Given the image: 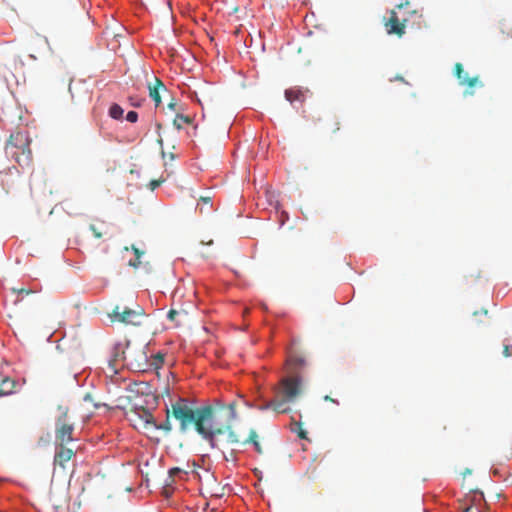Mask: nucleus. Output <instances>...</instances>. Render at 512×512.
I'll list each match as a JSON object with an SVG mask.
<instances>
[{"label":"nucleus","mask_w":512,"mask_h":512,"mask_svg":"<svg viewBox=\"0 0 512 512\" xmlns=\"http://www.w3.org/2000/svg\"><path fill=\"white\" fill-rule=\"evenodd\" d=\"M168 418L173 417L179 422L180 430L187 431L194 427L196 432L208 442L212 449H220V436L227 434L229 444H252L258 454H263V448L259 442V435L255 429H250L248 437L240 440V436L231 425L216 427L213 425L215 409L211 405L194 407L188 399L179 398L166 408Z\"/></svg>","instance_id":"obj_1"},{"label":"nucleus","mask_w":512,"mask_h":512,"mask_svg":"<svg viewBox=\"0 0 512 512\" xmlns=\"http://www.w3.org/2000/svg\"><path fill=\"white\" fill-rule=\"evenodd\" d=\"M307 365L304 356L291 352L286 359L288 376L283 377L278 385L273 388L274 398L257 406L260 411L273 410L276 413H287L290 404L303 392V380L300 369Z\"/></svg>","instance_id":"obj_2"},{"label":"nucleus","mask_w":512,"mask_h":512,"mask_svg":"<svg viewBox=\"0 0 512 512\" xmlns=\"http://www.w3.org/2000/svg\"><path fill=\"white\" fill-rule=\"evenodd\" d=\"M136 354V357H133L132 351L129 350L127 353L122 344L114 345L107 360L111 372L116 374L120 368L125 366L131 369H143L147 356L142 350H139Z\"/></svg>","instance_id":"obj_3"},{"label":"nucleus","mask_w":512,"mask_h":512,"mask_svg":"<svg viewBox=\"0 0 512 512\" xmlns=\"http://www.w3.org/2000/svg\"><path fill=\"white\" fill-rule=\"evenodd\" d=\"M5 152L20 166H29L32 162V151L28 134L20 131L11 134L6 144Z\"/></svg>","instance_id":"obj_4"},{"label":"nucleus","mask_w":512,"mask_h":512,"mask_svg":"<svg viewBox=\"0 0 512 512\" xmlns=\"http://www.w3.org/2000/svg\"><path fill=\"white\" fill-rule=\"evenodd\" d=\"M25 64L21 54L15 49H7L0 56V76L5 80L15 79L24 76Z\"/></svg>","instance_id":"obj_5"},{"label":"nucleus","mask_w":512,"mask_h":512,"mask_svg":"<svg viewBox=\"0 0 512 512\" xmlns=\"http://www.w3.org/2000/svg\"><path fill=\"white\" fill-rule=\"evenodd\" d=\"M58 415L55 422V442L56 444H67L73 441L74 424L69 418V408L64 405H58Z\"/></svg>","instance_id":"obj_6"},{"label":"nucleus","mask_w":512,"mask_h":512,"mask_svg":"<svg viewBox=\"0 0 512 512\" xmlns=\"http://www.w3.org/2000/svg\"><path fill=\"white\" fill-rule=\"evenodd\" d=\"M110 316L113 321H118L124 324L140 325L141 319L144 316V310L139 306H137L136 309L127 307L121 309L120 306L117 305Z\"/></svg>","instance_id":"obj_7"},{"label":"nucleus","mask_w":512,"mask_h":512,"mask_svg":"<svg viewBox=\"0 0 512 512\" xmlns=\"http://www.w3.org/2000/svg\"><path fill=\"white\" fill-rule=\"evenodd\" d=\"M384 26L388 34H396L399 37L404 35L406 28V20L401 21L395 10H391L389 18L385 21Z\"/></svg>","instance_id":"obj_8"},{"label":"nucleus","mask_w":512,"mask_h":512,"mask_svg":"<svg viewBox=\"0 0 512 512\" xmlns=\"http://www.w3.org/2000/svg\"><path fill=\"white\" fill-rule=\"evenodd\" d=\"M309 89L303 87H291L285 90V98L292 105L295 103L303 104L306 100Z\"/></svg>","instance_id":"obj_9"},{"label":"nucleus","mask_w":512,"mask_h":512,"mask_svg":"<svg viewBox=\"0 0 512 512\" xmlns=\"http://www.w3.org/2000/svg\"><path fill=\"white\" fill-rule=\"evenodd\" d=\"M483 501V494L474 491L472 498L466 497L462 504V512H481L480 503Z\"/></svg>","instance_id":"obj_10"},{"label":"nucleus","mask_w":512,"mask_h":512,"mask_svg":"<svg viewBox=\"0 0 512 512\" xmlns=\"http://www.w3.org/2000/svg\"><path fill=\"white\" fill-rule=\"evenodd\" d=\"M56 453L54 456V463L64 467L65 464L74 456V451L65 447V444H56Z\"/></svg>","instance_id":"obj_11"},{"label":"nucleus","mask_w":512,"mask_h":512,"mask_svg":"<svg viewBox=\"0 0 512 512\" xmlns=\"http://www.w3.org/2000/svg\"><path fill=\"white\" fill-rule=\"evenodd\" d=\"M131 416L137 417V419L142 422L143 428H153L156 427V421L152 415V413L141 407L131 412Z\"/></svg>","instance_id":"obj_12"},{"label":"nucleus","mask_w":512,"mask_h":512,"mask_svg":"<svg viewBox=\"0 0 512 512\" xmlns=\"http://www.w3.org/2000/svg\"><path fill=\"white\" fill-rule=\"evenodd\" d=\"M455 76L459 80L461 85H465L469 88L474 87L477 83H479L478 76L469 77L466 72H464L463 66L461 63H456L454 68Z\"/></svg>","instance_id":"obj_13"},{"label":"nucleus","mask_w":512,"mask_h":512,"mask_svg":"<svg viewBox=\"0 0 512 512\" xmlns=\"http://www.w3.org/2000/svg\"><path fill=\"white\" fill-rule=\"evenodd\" d=\"M148 90H149V96L152 98V100L155 103V106H160L162 100L160 96V91H165L166 87L163 84V82L157 78L154 77V82L148 84Z\"/></svg>","instance_id":"obj_14"},{"label":"nucleus","mask_w":512,"mask_h":512,"mask_svg":"<svg viewBox=\"0 0 512 512\" xmlns=\"http://www.w3.org/2000/svg\"><path fill=\"white\" fill-rule=\"evenodd\" d=\"M17 382L10 378L4 377L0 380V397L9 396L15 392Z\"/></svg>","instance_id":"obj_15"},{"label":"nucleus","mask_w":512,"mask_h":512,"mask_svg":"<svg viewBox=\"0 0 512 512\" xmlns=\"http://www.w3.org/2000/svg\"><path fill=\"white\" fill-rule=\"evenodd\" d=\"M182 123L191 124L192 118L189 116L182 115V114H177L176 118L173 121L174 126L178 130H180V129H182Z\"/></svg>","instance_id":"obj_16"},{"label":"nucleus","mask_w":512,"mask_h":512,"mask_svg":"<svg viewBox=\"0 0 512 512\" xmlns=\"http://www.w3.org/2000/svg\"><path fill=\"white\" fill-rule=\"evenodd\" d=\"M291 430L297 433L300 439H307V432L302 428V423L293 421Z\"/></svg>","instance_id":"obj_17"},{"label":"nucleus","mask_w":512,"mask_h":512,"mask_svg":"<svg viewBox=\"0 0 512 512\" xmlns=\"http://www.w3.org/2000/svg\"><path fill=\"white\" fill-rule=\"evenodd\" d=\"M123 109L118 104H113L109 109V115L113 119H120L123 116Z\"/></svg>","instance_id":"obj_18"},{"label":"nucleus","mask_w":512,"mask_h":512,"mask_svg":"<svg viewBox=\"0 0 512 512\" xmlns=\"http://www.w3.org/2000/svg\"><path fill=\"white\" fill-rule=\"evenodd\" d=\"M222 436L219 437L220 441H221V447L219 450H222V447L224 446V444L226 443L227 444V438L225 440L221 439ZM228 445H230L228 443ZM222 452V455H223V458L225 461H233V462H236L237 458H236V451L235 450H232L228 455H226L223 451Z\"/></svg>","instance_id":"obj_19"},{"label":"nucleus","mask_w":512,"mask_h":512,"mask_svg":"<svg viewBox=\"0 0 512 512\" xmlns=\"http://www.w3.org/2000/svg\"><path fill=\"white\" fill-rule=\"evenodd\" d=\"M105 224L102 222L101 223V226H97L96 224H91L90 225V230L92 231L93 235L95 238H101L103 236L104 233H106L105 231Z\"/></svg>","instance_id":"obj_20"},{"label":"nucleus","mask_w":512,"mask_h":512,"mask_svg":"<svg viewBox=\"0 0 512 512\" xmlns=\"http://www.w3.org/2000/svg\"><path fill=\"white\" fill-rule=\"evenodd\" d=\"M153 429H156V430H163L165 432H170L172 430V425H171V422H170V418H168V414L166 413V420L164 423L162 424H157L156 423V427H153Z\"/></svg>","instance_id":"obj_21"},{"label":"nucleus","mask_w":512,"mask_h":512,"mask_svg":"<svg viewBox=\"0 0 512 512\" xmlns=\"http://www.w3.org/2000/svg\"><path fill=\"white\" fill-rule=\"evenodd\" d=\"M133 251L135 253L136 260L135 261H129V265L136 268L140 264V260L139 259H140L141 255H142V252L138 248H136L134 246H133Z\"/></svg>","instance_id":"obj_22"},{"label":"nucleus","mask_w":512,"mask_h":512,"mask_svg":"<svg viewBox=\"0 0 512 512\" xmlns=\"http://www.w3.org/2000/svg\"><path fill=\"white\" fill-rule=\"evenodd\" d=\"M228 412H229V418L230 419H235L237 417V412H236V404L235 402H231L230 404H228L226 406Z\"/></svg>","instance_id":"obj_23"},{"label":"nucleus","mask_w":512,"mask_h":512,"mask_svg":"<svg viewBox=\"0 0 512 512\" xmlns=\"http://www.w3.org/2000/svg\"><path fill=\"white\" fill-rule=\"evenodd\" d=\"M182 313L175 310V309H171L168 314H167V317L170 321H173V322H176L177 321V318L181 315Z\"/></svg>","instance_id":"obj_24"},{"label":"nucleus","mask_w":512,"mask_h":512,"mask_svg":"<svg viewBox=\"0 0 512 512\" xmlns=\"http://www.w3.org/2000/svg\"><path fill=\"white\" fill-rule=\"evenodd\" d=\"M126 120L135 123L138 120V113L135 111H129L126 115Z\"/></svg>","instance_id":"obj_25"},{"label":"nucleus","mask_w":512,"mask_h":512,"mask_svg":"<svg viewBox=\"0 0 512 512\" xmlns=\"http://www.w3.org/2000/svg\"><path fill=\"white\" fill-rule=\"evenodd\" d=\"M164 182L163 179H158V180H152L150 183H149V187L151 190H155L157 187H159L162 183Z\"/></svg>","instance_id":"obj_26"},{"label":"nucleus","mask_w":512,"mask_h":512,"mask_svg":"<svg viewBox=\"0 0 512 512\" xmlns=\"http://www.w3.org/2000/svg\"><path fill=\"white\" fill-rule=\"evenodd\" d=\"M339 130H340V122L337 119H335L333 121V124L331 125V132L336 133Z\"/></svg>","instance_id":"obj_27"},{"label":"nucleus","mask_w":512,"mask_h":512,"mask_svg":"<svg viewBox=\"0 0 512 512\" xmlns=\"http://www.w3.org/2000/svg\"><path fill=\"white\" fill-rule=\"evenodd\" d=\"M12 291H13L14 293L25 294V295H29V294H31V293H32V291H31V290H26V289H19V290H17V289H15V288H13V289H12Z\"/></svg>","instance_id":"obj_28"},{"label":"nucleus","mask_w":512,"mask_h":512,"mask_svg":"<svg viewBox=\"0 0 512 512\" xmlns=\"http://www.w3.org/2000/svg\"><path fill=\"white\" fill-rule=\"evenodd\" d=\"M181 472H182V470H181L180 468L175 467V468L170 469V471H169V476H170V477H173V476H175L176 474H179V473H181Z\"/></svg>","instance_id":"obj_29"},{"label":"nucleus","mask_w":512,"mask_h":512,"mask_svg":"<svg viewBox=\"0 0 512 512\" xmlns=\"http://www.w3.org/2000/svg\"><path fill=\"white\" fill-rule=\"evenodd\" d=\"M212 197L210 196H201L200 201L204 204H211Z\"/></svg>","instance_id":"obj_30"},{"label":"nucleus","mask_w":512,"mask_h":512,"mask_svg":"<svg viewBox=\"0 0 512 512\" xmlns=\"http://www.w3.org/2000/svg\"><path fill=\"white\" fill-rule=\"evenodd\" d=\"M503 353H504V355H505L506 357H508V356H512V347H510V346L506 345V346L504 347Z\"/></svg>","instance_id":"obj_31"},{"label":"nucleus","mask_w":512,"mask_h":512,"mask_svg":"<svg viewBox=\"0 0 512 512\" xmlns=\"http://www.w3.org/2000/svg\"><path fill=\"white\" fill-rule=\"evenodd\" d=\"M176 105H177V103L174 101V99H172V101H170V102L168 103V108H169L170 110H175V109H176Z\"/></svg>","instance_id":"obj_32"},{"label":"nucleus","mask_w":512,"mask_h":512,"mask_svg":"<svg viewBox=\"0 0 512 512\" xmlns=\"http://www.w3.org/2000/svg\"><path fill=\"white\" fill-rule=\"evenodd\" d=\"M324 400H325V401H330V402H333V403H337V404H338V402H337L335 399L331 398V397H330V396H328V395H326V396L324 397Z\"/></svg>","instance_id":"obj_33"},{"label":"nucleus","mask_w":512,"mask_h":512,"mask_svg":"<svg viewBox=\"0 0 512 512\" xmlns=\"http://www.w3.org/2000/svg\"><path fill=\"white\" fill-rule=\"evenodd\" d=\"M472 473V471L470 469H465V471L463 472V476L465 477L466 475H470Z\"/></svg>","instance_id":"obj_34"},{"label":"nucleus","mask_w":512,"mask_h":512,"mask_svg":"<svg viewBox=\"0 0 512 512\" xmlns=\"http://www.w3.org/2000/svg\"><path fill=\"white\" fill-rule=\"evenodd\" d=\"M472 94H473V92H471V91H468V90L465 91V95H472Z\"/></svg>","instance_id":"obj_35"},{"label":"nucleus","mask_w":512,"mask_h":512,"mask_svg":"<svg viewBox=\"0 0 512 512\" xmlns=\"http://www.w3.org/2000/svg\"><path fill=\"white\" fill-rule=\"evenodd\" d=\"M157 357H158L161 361H163V356L158 355Z\"/></svg>","instance_id":"obj_36"}]
</instances>
